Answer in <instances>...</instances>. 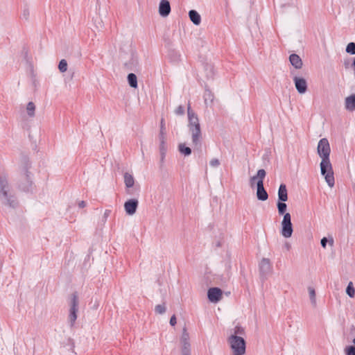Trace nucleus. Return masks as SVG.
I'll list each match as a JSON object with an SVG mask.
<instances>
[{"mask_svg": "<svg viewBox=\"0 0 355 355\" xmlns=\"http://www.w3.org/2000/svg\"><path fill=\"white\" fill-rule=\"evenodd\" d=\"M317 150L319 156L322 158L320 162L321 174L324 176L325 181L330 187L335 184V179L332 165L329 160L331 148L327 139H321L318 144Z\"/></svg>", "mask_w": 355, "mask_h": 355, "instance_id": "f257e3e1", "label": "nucleus"}, {"mask_svg": "<svg viewBox=\"0 0 355 355\" xmlns=\"http://www.w3.org/2000/svg\"><path fill=\"white\" fill-rule=\"evenodd\" d=\"M187 114L189 119V130L191 134L193 144L197 148H201L202 134L199 119L196 114L191 110L190 103L188 104Z\"/></svg>", "mask_w": 355, "mask_h": 355, "instance_id": "f03ea898", "label": "nucleus"}, {"mask_svg": "<svg viewBox=\"0 0 355 355\" xmlns=\"http://www.w3.org/2000/svg\"><path fill=\"white\" fill-rule=\"evenodd\" d=\"M10 187L6 175L0 176V199L5 200L4 204L12 208H16L19 203L15 195L10 193Z\"/></svg>", "mask_w": 355, "mask_h": 355, "instance_id": "7ed1b4c3", "label": "nucleus"}, {"mask_svg": "<svg viewBox=\"0 0 355 355\" xmlns=\"http://www.w3.org/2000/svg\"><path fill=\"white\" fill-rule=\"evenodd\" d=\"M266 175V172L264 169H259L257 171V175L252 177L250 180V184L252 187L255 180L257 181V198L259 200L265 201L268 198V194L263 186V180Z\"/></svg>", "mask_w": 355, "mask_h": 355, "instance_id": "20e7f679", "label": "nucleus"}, {"mask_svg": "<svg viewBox=\"0 0 355 355\" xmlns=\"http://www.w3.org/2000/svg\"><path fill=\"white\" fill-rule=\"evenodd\" d=\"M227 341L233 352V355H243L245 353L246 342L241 336L231 335Z\"/></svg>", "mask_w": 355, "mask_h": 355, "instance_id": "39448f33", "label": "nucleus"}, {"mask_svg": "<svg viewBox=\"0 0 355 355\" xmlns=\"http://www.w3.org/2000/svg\"><path fill=\"white\" fill-rule=\"evenodd\" d=\"M31 173L26 169L25 173L21 176L20 182L18 184V188L24 192H31L33 182L31 180Z\"/></svg>", "mask_w": 355, "mask_h": 355, "instance_id": "423d86ee", "label": "nucleus"}, {"mask_svg": "<svg viewBox=\"0 0 355 355\" xmlns=\"http://www.w3.org/2000/svg\"><path fill=\"white\" fill-rule=\"evenodd\" d=\"M181 343V354L182 355H191V345L189 343V335L184 327L182 331V337L180 339Z\"/></svg>", "mask_w": 355, "mask_h": 355, "instance_id": "0eeeda50", "label": "nucleus"}, {"mask_svg": "<svg viewBox=\"0 0 355 355\" xmlns=\"http://www.w3.org/2000/svg\"><path fill=\"white\" fill-rule=\"evenodd\" d=\"M223 295V291L218 287H212L207 291V297L209 302L217 303L219 302Z\"/></svg>", "mask_w": 355, "mask_h": 355, "instance_id": "6e6552de", "label": "nucleus"}, {"mask_svg": "<svg viewBox=\"0 0 355 355\" xmlns=\"http://www.w3.org/2000/svg\"><path fill=\"white\" fill-rule=\"evenodd\" d=\"M260 275L262 277H266L271 272L272 266L269 259L263 258L259 265Z\"/></svg>", "mask_w": 355, "mask_h": 355, "instance_id": "1a4fd4ad", "label": "nucleus"}, {"mask_svg": "<svg viewBox=\"0 0 355 355\" xmlns=\"http://www.w3.org/2000/svg\"><path fill=\"white\" fill-rule=\"evenodd\" d=\"M293 80L297 92L301 94L306 93L308 86L305 78L295 76Z\"/></svg>", "mask_w": 355, "mask_h": 355, "instance_id": "9d476101", "label": "nucleus"}, {"mask_svg": "<svg viewBox=\"0 0 355 355\" xmlns=\"http://www.w3.org/2000/svg\"><path fill=\"white\" fill-rule=\"evenodd\" d=\"M139 205V201L137 199H129L124 203V209L128 215L132 216L135 214Z\"/></svg>", "mask_w": 355, "mask_h": 355, "instance_id": "9b49d317", "label": "nucleus"}, {"mask_svg": "<svg viewBox=\"0 0 355 355\" xmlns=\"http://www.w3.org/2000/svg\"><path fill=\"white\" fill-rule=\"evenodd\" d=\"M171 5L168 0H161L159 5V14L163 17L168 16L171 12Z\"/></svg>", "mask_w": 355, "mask_h": 355, "instance_id": "f8f14e48", "label": "nucleus"}, {"mask_svg": "<svg viewBox=\"0 0 355 355\" xmlns=\"http://www.w3.org/2000/svg\"><path fill=\"white\" fill-rule=\"evenodd\" d=\"M293 232V224L291 222H282V236L285 238H289L292 236Z\"/></svg>", "mask_w": 355, "mask_h": 355, "instance_id": "ddd939ff", "label": "nucleus"}, {"mask_svg": "<svg viewBox=\"0 0 355 355\" xmlns=\"http://www.w3.org/2000/svg\"><path fill=\"white\" fill-rule=\"evenodd\" d=\"M345 108L349 112L355 110V94L345 98Z\"/></svg>", "mask_w": 355, "mask_h": 355, "instance_id": "4468645a", "label": "nucleus"}, {"mask_svg": "<svg viewBox=\"0 0 355 355\" xmlns=\"http://www.w3.org/2000/svg\"><path fill=\"white\" fill-rule=\"evenodd\" d=\"M289 61L291 64L296 69H300L302 67V60L301 58L295 53H292L289 56Z\"/></svg>", "mask_w": 355, "mask_h": 355, "instance_id": "2eb2a0df", "label": "nucleus"}, {"mask_svg": "<svg viewBox=\"0 0 355 355\" xmlns=\"http://www.w3.org/2000/svg\"><path fill=\"white\" fill-rule=\"evenodd\" d=\"M78 304L79 300L77 293H73L71 295L69 312H78Z\"/></svg>", "mask_w": 355, "mask_h": 355, "instance_id": "dca6fc26", "label": "nucleus"}, {"mask_svg": "<svg viewBox=\"0 0 355 355\" xmlns=\"http://www.w3.org/2000/svg\"><path fill=\"white\" fill-rule=\"evenodd\" d=\"M278 201H287L288 200V191L286 186L284 184H281L278 189Z\"/></svg>", "mask_w": 355, "mask_h": 355, "instance_id": "f3484780", "label": "nucleus"}, {"mask_svg": "<svg viewBox=\"0 0 355 355\" xmlns=\"http://www.w3.org/2000/svg\"><path fill=\"white\" fill-rule=\"evenodd\" d=\"M189 17L190 20L195 25H199L201 22V17L200 14L195 10H191L189 12Z\"/></svg>", "mask_w": 355, "mask_h": 355, "instance_id": "a211bd4d", "label": "nucleus"}, {"mask_svg": "<svg viewBox=\"0 0 355 355\" xmlns=\"http://www.w3.org/2000/svg\"><path fill=\"white\" fill-rule=\"evenodd\" d=\"M205 103L207 106L211 105L214 101V94L209 89L206 88L203 94Z\"/></svg>", "mask_w": 355, "mask_h": 355, "instance_id": "6ab92c4d", "label": "nucleus"}, {"mask_svg": "<svg viewBox=\"0 0 355 355\" xmlns=\"http://www.w3.org/2000/svg\"><path fill=\"white\" fill-rule=\"evenodd\" d=\"M124 183L126 187V188H131L134 186L135 184V179L132 174L129 173H125L124 175Z\"/></svg>", "mask_w": 355, "mask_h": 355, "instance_id": "aec40b11", "label": "nucleus"}, {"mask_svg": "<svg viewBox=\"0 0 355 355\" xmlns=\"http://www.w3.org/2000/svg\"><path fill=\"white\" fill-rule=\"evenodd\" d=\"M127 78H128V84L131 87L136 89L138 87L137 78L135 73H129L128 75Z\"/></svg>", "mask_w": 355, "mask_h": 355, "instance_id": "412c9836", "label": "nucleus"}, {"mask_svg": "<svg viewBox=\"0 0 355 355\" xmlns=\"http://www.w3.org/2000/svg\"><path fill=\"white\" fill-rule=\"evenodd\" d=\"M167 151V145L166 141L159 142V153L161 157V162H163Z\"/></svg>", "mask_w": 355, "mask_h": 355, "instance_id": "4be33fe9", "label": "nucleus"}, {"mask_svg": "<svg viewBox=\"0 0 355 355\" xmlns=\"http://www.w3.org/2000/svg\"><path fill=\"white\" fill-rule=\"evenodd\" d=\"M178 150L180 153L184 156H189L191 154V149L184 144H180L178 146Z\"/></svg>", "mask_w": 355, "mask_h": 355, "instance_id": "5701e85b", "label": "nucleus"}, {"mask_svg": "<svg viewBox=\"0 0 355 355\" xmlns=\"http://www.w3.org/2000/svg\"><path fill=\"white\" fill-rule=\"evenodd\" d=\"M285 202L286 201H278L277 203V207L279 215H283L286 213L287 205Z\"/></svg>", "mask_w": 355, "mask_h": 355, "instance_id": "b1692460", "label": "nucleus"}, {"mask_svg": "<svg viewBox=\"0 0 355 355\" xmlns=\"http://www.w3.org/2000/svg\"><path fill=\"white\" fill-rule=\"evenodd\" d=\"M27 114L30 117L35 116V105L33 102H29L26 106Z\"/></svg>", "mask_w": 355, "mask_h": 355, "instance_id": "393cba45", "label": "nucleus"}, {"mask_svg": "<svg viewBox=\"0 0 355 355\" xmlns=\"http://www.w3.org/2000/svg\"><path fill=\"white\" fill-rule=\"evenodd\" d=\"M309 294L311 304L313 306H316L315 291L312 287H309Z\"/></svg>", "mask_w": 355, "mask_h": 355, "instance_id": "a878e982", "label": "nucleus"}, {"mask_svg": "<svg viewBox=\"0 0 355 355\" xmlns=\"http://www.w3.org/2000/svg\"><path fill=\"white\" fill-rule=\"evenodd\" d=\"M77 319V312H69L68 320L71 327L74 326L76 320Z\"/></svg>", "mask_w": 355, "mask_h": 355, "instance_id": "bb28decb", "label": "nucleus"}, {"mask_svg": "<svg viewBox=\"0 0 355 355\" xmlns=\"http://www.w3.org/2000/svg\"><path fill=\"white\" fill-rule=\"evenodd\" d=\"M346 293L350 297H354L355 295V289L354 288L353 284L350 282L346 288Z\"/></svg>", "mask_w": 355, "mask_h": 355, "instance_id": "cd10ccee", "label": "nucleus"}, {"mask_svg": "<svg viewBox=\"0 0 355 355\" xmlns=\"http://www.w3.org/2000/svg\"><path fill=\"white\" fill-rule=\"evenodd\" d=\"M329 243L331 246L334 245V239L332 237H330L329 239H328L326 237H323L320 241V244L323 248H325L327 247V243Z\"/></svg>", "mask_w": 355, "mask_h": 355, "instance_id": "c85d7f7f", "label": "nucleus"}, {"mask_svg": "<svg viewBox=\"0 0 355 355\" xmlns=\"http://www.w3.org/2000/svg\"><path fill=\"white\" fill-rule=\"evenodd\" d=\"M165 302L162 304H157L155 307V311L158 314H164L166 312Z\"/></svg>", "mask_w": 355, "mask_h": 355, "instance_id": "c756f323", "label": "nucleus"}, {"mask_svg": "<svg viewBox=\"0 0 355 355\" xmlns=\"http://www.w3.org/2000/svg\"><path fill=\"white\" fill-rule=\"evenodd\" d=\"M346 52L351 55H355V42H349L347 45Z\"/></svg>", "mask_w": 355, "mask_h": 355, "instance_id": "7c9ffc66", "label": "nucleus"}, {"mask_svg": "<svg viewBox=\"0 0 355 355\" xmlns=\"http://www.w3.org/2000/svg\"><path fill=\"white\" fill-rule=\"evenodd\" d=\"M58 69L60 72H65L67 70V62L64 59L60 61L58 64Z\"/></svg>", "mask_w": 355, "mask_h": 355, "instance_id": "2f4dec72", "label": "nucleus"}, {"mask_svg": "<svg viewBox=\"0 0 355 355\" xmlns=\"http://www.w3.org/2000/svg\"><path fill=\"white\" fill-rule=\"evenodd\" d=\"M232 335L243 336L245 335V329L241 326H236L234 329V334Z\"/></svg>", "mask_w": 355, "mask_h": 355, "instance_id": "473e14b6", "label": "nucleus"}, {"mask_svg": "<svg viewBox=\"0 0 355 355\" xmlns=\"http://www.w3.org/2000/svg\"><path fill=\"white\" fill-rule=\"evenodd\" d=\"M346 355H355V345H348L345 348Z\"/></svg>", "mask_w": 355, "mask_h": 355, "instance_id": "72a5a7b5", "label": "nucleus"}, {"mask_svg": "<svg viewBox=\"0 0 355 355\" xmlns=\"http://www.w3.org/2000/svg\"><path fill=\"white\" fill-rule=\"evenodd\" d=\"M205 70L207 71V77H210V78H212L213 75H214V68H213V66L211 65V64H207L205 66Z\"/></svg>", "mask_w": 355, "mask_h": 355, "instance_id": "f704fd0d", "label": "nucleus"}, {"mask_svg": "<svg viewBox=\"0 0 355 355\" xmlns=\"http://www.w3.org/2000/svg\"><path fill=\"white\" fill-rule=\"evenodd\" d=\"M29 15H30L29 9L28 8H24L23 9L22 14H21L22 18L27 20L29 17Z\"/></svg>", "mask_w": 355, "mask_h": 355, "instance_id": "c9c22d12", "label": "nucleus"}, {"mask_svg": "<svg viewBox=\"0 0 355 355\" xmlns=\"http://www.w3.org/2000/svg\"><path fill=\"white\" fill-rule=\"evenodd\" d=\"M177 115H183L184 114V107L182 105H179L175 110Z\"/></svg>", "mask_w": 355, "mask_h": 355, "instance_id": "e433bc0d", "label": "nucleus"}, {"mask_svg": "<svg viewBox=\"0 0 355 355\" xmlns=\"http://www.w3.org/2000/svg\"><path fill=\"white\" fill-rule=\"evenodd\" d=\"M209 164L212 167H218L220 165V162L217 158H214L210 161Z\"/></svg>", "mask_w": 355, "mask_h": 355, "instance_id": "4c0bfd02", "label": "nucleus"}, {"mask_svg": "<svg viewBox=\"0 0 355 355\" xmlns=\"http://www.w3.org/2000/svg\"><path fill=\"white\" fill-rule=\"evenodd\" d=\"M283 216L284 217L282 222H291V216L289 213H285Z\"/></svg>", "mask_w": 355, "mask_h": 355, "instance_id": "58836bf2", "label": "nucleus"}, {"mask_svg": "<svg viewBox=\"0 0 355 355\" xmlns=\"http://www.w3.org/2000/svg\"><path fill=\"white\" fill-rule=\"evenodd\" d=\"M159 142L166 141V132H159Z\"/></svg>", "mask_w": 355, "mask_h": 355, "instance_id": "ea45409f", "label": "nucleus"}, {"mask_svg": "<svg viewBox=\"0 0 355 355\" xmlns=\"http://www.w3.org/2000/svg\"><path fill=\"white\" fill-rule=\"evenodd\" d=\"M170 324L171 326H175V324L177 323L176 317L175 315H173L170 319Z\"/></svg>", "mask_w": 355, "mask_h": 355, "instance_id": "a19ab883", "label": "nucleus"}, {"mask_svg": "<svg viewBox=\"0 0 355 355\" xmlns=\"http://www.w3.org/2000/svg\"><path fill=\"white\" fill-rule=\"evenodd\" d=\"M160 132H166L164 119H162L160 121Z\"/></svg>", "mask_w": 355, "mask_h": 355, "instance_id": "79ce46f5", "label": "nucleus"}, {"mask_svg": "<svg viewBox=\"0 0 355 355\" xmlns=\"http://www.w3.org/2000/svg\"><path fill=\"white\" fill-rule=\"evenodd\" d=\"M111 213V211L109 209H106L103 214V220L105 222L107 220V218L109 217L110 214Z\"/></svg>", "mask_w": 355, "mask_h": 355, "instance_id": "37998d69", "label": "nucleus"}, {"mask_svg": "<svg viewBox=\"0 0 355 355\" xmlns=\"http://www.w3.org/2000/svg\"><path fill=\"white\" fill-rule=\"evenodd\" d=\"M86 205H87L86 202L84 200L79 201L78 203V206L80 209L85 207Z\"/></svg>", "mask_w": 355, "mask_h": 355, "instance_id": "c03bdc74", "label": "nucleus"}, {"mask_svg": "<svg viewBox=\"0 0 355 355\" xmlns=\"http://www.w3.org/2000/svg\"><path fill=\"white\" fill-rule=\"evenodd\" d=\"M286 248L287 250H289L290 248H291L290 244L289 243H286Z\"/></svg>", "mask_w": 355, "mask_h": 355, "instance_id": "a18cd8bd", "label": "nucleus"}, {"mask_svg": "<svg viewBox=\"0 0 355 355\" xmlns=\"http://www.w3.org/2000/svg\"><path fill=\"white\" fill-rule=\"evenodd\" d=\"M352 343L354 345H355V338L353 339Z\"/></svg>", "mask_w": 355, "mask_h": 355, "instance_id": "49530a36", "label": "nucleus"}]
</instances>
